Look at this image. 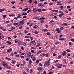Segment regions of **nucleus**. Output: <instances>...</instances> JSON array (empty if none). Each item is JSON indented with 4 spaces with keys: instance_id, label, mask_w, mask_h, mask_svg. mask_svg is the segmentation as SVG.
I'll use <instances>...</instances> for the list:
<instances>
[{
    "instance_id": "obj_1",
    "label": "nucleus",
    "mask_w": 74,
    "mask_h": 74,
    "mask_svg": "<svg viewBox=\"0 0 74 74\" xmlns=\"http://www.w3.org/2000/svg\"><path fill=\"white\" fill-rule=\"evenodd\" d=\"M36 41L33 40L31 41L30 43V44L31 45H35L36 44V42H35Z\"/></svg>"
},
{
    "instance_id": "obj_2",
    "label": "nucleus",
    "mask_w": 74,
    "mask_h": 74,
    "mask_svg": "<svg viewBox=\"0 0 74 74\" xmlns=\"http://www.w3.org/2000/svg\"><path fill=\"white\" fill-rule=\"evenodd\" d=\"M38 5L39 7H40V8H43L44 6V5L42 3H38Z\"/></svg>"
},
{
    "instance_id": "obj_3",
    "label": "nucleus",
    "mask_w": 74,
    "mask_h": 74,
    "mask_svg": "<svg viewBox=\"0 0 74 74\" xmlns=\"http://www.w3.org/2000/svg\"><path fill=\"white\" fill-rule=\"evenodd\" d=\"M23 24H24V22L22 21H20L19 23H18V26H21V25H23Z\"/></svg>"
},
{
    "instance_id": "obj_4",
    "label": "nucleus",
    "mask_w": 74,
    "mask_h": 74,
    "mask_svg": "<svg viewBox=\"0 0 74 74\" xmlns=\"http://www.w3.org/2000/svg\"><path fill=\"white\" fill-rule=\"evenodd\" d=\"M31 55L32 54L30 52H28L27 53V56L28 58H30L31 56Z\"/></svg>"
},
{
    "instance_id": "obj_5",
    "label": "nucleus",
    "mask_w": 74,
    "mask_h": 74,
    "mask_svg": "<svg viewBox=\"0 0 74 74\" xmlns=\"http://www.w3.org/2000/svg\"><path fill=\"white\" fill-rule=\"evenodd\" d=\"M66 52L64 51L62 52V55L63 56H66Z\"/></svg>"
},
{
    "instance_id": "obj_6",
    "label": "nucleus",
    "mask_w": 74,
    "mask_h": 74,
    "mask_svg": "<svg viewBox=\"0 0 74 74\" xmlns=\"http://www.w3.org/2000/svg\"><path fill=\"white\" fill-rule=\"evenodd\" d=\"M33 10V11L34 12V13H36V12H37V9H36V8H34Z\"/></svg>"
},
{
    "instance_id": "obj_7",
    "label": "nucleus",
    "mask_w": 74,
    "mask_h": 74,
    "mask_svg": "<svg viewBox=\"0 0 74 74\" xmlns=\"http://www.w3.org/2000/svg\"><path fill=\"white\" fill-rule=\"evenodd\" d=\"M59 29L57 28L56 29V32H58V33H60V32H61L60 31H59Z\"/></svg>"
},
{
    "instance_id": "obj_8",
    "label": "nucleus",
    "mask_w": 74,
    "mask_h": 74,
    "mask_svg": "<svg viewBox=\"0 0 74 74\" xmlns=\"http://www.w3.org/2000/svg\"><path fill=\"white\" fill-rule=\"evenodd\" d=\"M28 10H29V8H25L23 10V11L24 12H25V11H26Z\"/></svg>"
},
{
    "instance_id": "obj_9",
    "label": "nucleus",
    "mask_w": 74,
    "mask_h": 74,
    "mask_svg": "<svg viewBox=\"0 0 74 74\" xmlns=\"http://www.w3.org/2000/svg\"><path fill=\"white\" fill-rule=\"evenodd\" d=\"M45 63L47 65V66H49V65H50L49 62L48 61H46L45 62Z\"/></svg>"
},
{
    "instance_id": "obj_10",
    "label": "nucleus",
    "mask_w": 74,
    "mask_h": 74,
    "mask_svg": "<svg viewBox=\"0 0 74 74\" xmlns=\"http://www.w3.org/2000/svg\"><path fill=\"white\" fill-rule=\"evenodd\" d=\"M57 67L58 68V69H60L61 67H62V64H60L59 65V66H58Z\"/></svg>"
},
{
    "instance_id": "obj_11",
    "label": "nucleus",
    "mask_w": 74,
    "mask_h": 74,
    "mask_svg": "<svg viewBox=\"0 0 74 74\" xmlns=\"http://www.w3.org/2000/svg\"><path fill=\"white\" fill-rule=\"evenodd\" d=\"M21 45H24V46H25V45H26V43L24 42H23L21 43Z\"/></svg>"
},
{
    "instance_id": "obj_12",
    "label": "nucleus",
    "mask_w": 74,
    "mask_h": 74,
    "mask_svg": "<svg viewBox=\"0 0 74 74\" xmlns=\"http://www.w3.org/2000/svg\"><path fill=\"white\" fill-rule=\"evenodd\" d=\"M42 70V69L41 67L37 68V70H38V71H40V70Z\"/></svg>"
},
{
    "instance_id": "obj_13",
    "label": "nucleus",
    "mask_w": 74,
    "mask_h": 74,
    "mask_svg": "<svg viewBox=\"0 0 74 74\" xmlns=\"http://www.w3.org/2000/svg\"><path fill=\"white\" fill-rule=\"evenodd\" d=\"M34 28L36 29H39V27L37 25H35L34 26Z\"/></svg>"
},
{
    "instance_id": "obj_14",
    "label": "nucleus",
    "mask_w": 74,
    "mask_h": 74,
    "mask_svg": "<svg viewBox=\"0 0 74 74\" xmlns=\"http://www.w3.org/2000/svg\"><path fill=\"white\" fill-rule=\"evenodd\" d=\"M7 43H8V45H10L12 43L11 42H10V41H7L6 42Z\"/></svg>"
},
{
    "instance_id": "obj_15",
    "label": "nucleus",
    "mask_w": 74,
    "mask_h": 74,
    "mask_svg": "<svg viewBox=\"0 0 74 74\" xmlns=\"http://www.w3.org/2000/svg\"><path fill=\"white\" fill-rule=\"evenodd\" d=\"M19 25V23H14L13 24V25L14 26H16V25Z\"/></svg>"
},
{
    "instance_id": "obj_16",
    "label": "nucleus",
    "mask_w": 74,
    "mask_h": 74,
    "mask_svg": "<svg viewBox=\"0 0 74 74\" xmlns=\"http://www.w3.org/2000/svg\"><path fill=\"white\" fill-rule=\"evenodd\" d=\"M32 63V61L31 60V59H30L29 61V63L30 64H31Z\"/></svg>"
},
{
    "instance_id": "obj_17",
    "label": "nucleus",
    "mask_w": 74,
    "mask_h": 74,
    "mask_svg": "<svg viewBox=\"0 0 74 74\" xmlns=\"http://www.w3.org/2000/svg\"><path fill=\"white\" fill-rule=\"evenodd\" d=\"M43 30L45 32H49V30H47V29H43Z\"/></svg>"
},
{
    "instance_id": "obj_18",
    "label": "nucleus",
    "mask_w": 74,
    "mask_h": 74,
    "mask_svg": "<svg viewBox=\"0 0 74 74\" xmlns=\"http://www.w3.org/2000/svg\"><path fill=\"white\" fill-rule=\"evenodd\" d=\"M64 15V13L62 14H60L59 15V16L60 17V18H61L62 16L63 15Z\"/></svg>"
},
{
    "instance_id": "obj_19",
    "label": "nucleus",
    "mask_w": 74,
    "mask_h": 74,
    "mask_svg": "<svg viewBox=\"0 0 74 74\" xmlns=\"http://www.w3.org/2000/svg\"><path fill=\"white\" fill-rule=\"evenodd\" d=\"M33 19H38V17L35 16L34 17H33Z\"/></svg>"
},
{
    "instance_id": "obj_20",
    "label": "nucleus",
    "mask_w": 74,
    "mask_h": 74,
    "mask_svg": "<svg viewBox=\"0 0 74 74\" xmlns=\"http://www.w3.org/2000/svg\"><path fill=\"white\" fill-rule=\"evenodd\" d=\"M22 15H27V14L26 12L23 13L22 14Z\"/></svg>"
},
{
    "instance_id": "obj_21",
    "label": "nucleus",
    "mask_w": 74,
    "mask_h": 74,
    "mask_svg": "<svg viewBox=\"0 0 74 74\" xmlns=\"http://www.w3.org/2000/svg\"><path fill=\"white\" fill-rule=\"evenodd\" d=\"M59 40H60V41H64V38H60L59 39Z\"/></svg>"
},
{
    "instance_id": "obj_22",
    "label": "nucleus",
    "mask_w": 74,
    "mask_h": 74,
    "mask_svg": "<svg viewBox=\"0 0 74 74\" xmlns=\"http://www.w3.org/2000/svg\"><path fill=\"white\" fill-rule=\"evenodd\" d=\"M5 11V10L4 9H0V12H1L2 11Z\"/></svg>"
},
{
    "instance_id": "obj_23",
    "label": "nucleus",
    "mask_w": 74,
    "mask_h": 74,
    "mask_svg": "<svg viewBox=\"0 0 74 74\" xmlns=\"http://www.w3.org/2000/svg\"><path fill=\"white\" fill-rule=\"evenodd\" d=\"M37 11L38 12H41V11H42V10L40 9H38L37 10Z\"/></svg>"
},
{
    "instance_id": "obj_24",
    "label": "nucleus",
    "mask_w": 74,
    "mask_h": 74,
    "mask_svg": "<svg viewBox=\"0 0 74 74\" xmlns=\"http://www.w3.org/2000/svg\"><path fill=\"white\" fill-rule=\"evenodd\" d=\"M47 74V72L45 71H44L43 72V73H41V74Z\"/></svg>"
},
{
    "instance_id": "obj_25",
    "label": "nucleus",
    "mask_w": 74,
    "mask_h": 74,
    "mask_svg": "<svg viewBox=\"0 0 74 74\" xmlns=\"http://www.w3.org/2000/svg\"><path fill=\"white\" fill-rule=\"evenodd\" d=\"M16 28L15 27H12L11 28V30H15Z\"/></svg>"
},
{
    "instance_id": "obj_26",
    "label": "nucleus",
    "mask_w": 74,
    "mask_h": 74,
    "mask_svg": "<svg viewBox=\"0 0 74 74\" xmlns=\"http://www.w3.org/2000/svg\"><path fill=\"white\" fill-rule=\"evenodd\" d=\"M6 68L8 69H11V67L9 66L6 67Z\"/></svg>"
},
{
    "instance_id": "obj_27",
    "label": "nucleus",
    "mask_w": 74,
    "mask_h": 74,
    "mask_svg": "<svg viewBox=\"0 0 74 74\" xmlns=\"http://www.w3.org/2000/svg\"><path fill=\"white\" fill-rule=\"evenodd\" d=\"M16 62V61L13 60H12V63L13 64H15V63Z\"/></svg>"
},
{
    "instance_id": "obj_28",
    "label": "nucleus",
    "mask_w": 74,
    "mask_h": 74,
    "mask_svg": "<svg viewBox=\"0 0 74 74\" xmlns=\"http://www.w3.org/2000/svg\"><path fill=\"white\" fill-rule=\"evenodd\" d=\"M32 11V10H28L27 12V13L28 14H29V12H31Z\"/></svg>"
},
{
    "instance_id": "obj_29",
    "label": "nucleus",
    "mask_w": 74,
    "mask_h": 74,
    "mask_svg": "<svg viewBox=\"0 0 74 74\" xmlns=\"http://www.w3.org/2000/svg\"><path fill=\"white\" fill-rule=\"evenodd\" d=\"M3 16V19H5V18H6V15H4Z\"/></svg>"
},
{
    "instance_id": "obj_30",
    "label": "nucleus",
    "mask_w": 74,
    "mask_h": 74,
    "mask_svg": "<svg viewBox=\"0 0 74 74\" xmlns=\"http://www.w3.org/2000/svg\"><path fill=\"white\" fill-rule=\"evenodd\" d=\"M3 66L5 67V66H7V64L6 63H5V64H3Z\"/></svg>"
},
{
    "instance_id": "obj_31",
    "label": "nucleus",
    "mask_w": 74,
    "mask_h": 74,
    "mask_svg": "<svg viewBox=\"0 0 74 74\" xmlns=\"http://www.w3.org/2000/svg\"><path fill=\"white\" fill-rule=\"evenodd\" d=\"M42 19H45V18H44V17L40 18V19H39V20H41H41H42Z\"/></svg>"
},
{
    "instance_id": "obj_32",
    "label": "nucleus",
    "mask_w": 74,
    "mask_h": 74,
    "mask_svg": "<svg viewBox=\"0 0 74 74\" xmlns=\"http://www.w3.org/2000/svg\"><path fill=\"white\" fill-rule=\"evenodd\" d=\"M51 34L50 33V32H48L47 33V35L48 36H50Z\"/></svg>"
},
{
    "instance_id": "obj_33",
    "label": "nucleus",
    "mask_w": 74,
    "mask_h": 74,
    "mask_svg": "<svg viewBox=\"0 0 74 74\" xmlns=\"http://www.w3.org/2000/svg\"><path fill=\"white\" fill-rule=\"evenodd\" d=\"M62 25H63L64 26H67V23H63L62 24Z\"/></svg>"
},
{
    "instance_id": "obj_34",
    "label": "nucleus",
    "mask_w": 74,
    "mask_h": 74,
    "mask_svg": "<svg viewBox=\"0 0 74 74\" xmlns=\"http://www.w3.org/2000/svg\"><path fill=\"white\" fill-rule=\"evenodd\" d=\"M5 59H7V60H11V59L9 58L8 57H6Z\"/></svg>"
},
{
    "instance_id": "obj_35",
    "label": "nucleus",
    "mask_w": 74,
    "mask_h": 74,
    "mask_svg": "<svg viewBox=\"0 0 74 74\" xmlns=\"http://www.w3.org/2000/svg\"><path fill=\"white\" fill-rule=\"evenodd\" d=\"M33 0H29L28 1V2L29 3H32V1Z\"/></svg>"
},
{
    "instance_id": "obj_36",
    "label": "nucleus",
    "mask_w": 74,
    "mask_h": 74,
    "mask_svg": "<svg viewBox=\"0 0 74 74\" xmlns=\"http://www.w3.org/2000/svg\"><path fill=\"white\" fill-rule=\"evenodd\" d=\"M26 19H23V20H22V21L24 22V23L25 22H26Z\"/></svg>"
},
{
    "instance_id": "obj_37",
    "label": "nucleus",
    "mask_w": 74,
    "mask_h": 74,
    "mask_svg": "<svg viewBox=\"0 0 74 74\" xmlns=\"http://www.w3.org/2000/svg\"><path fill=\"white\" fill-rule=\"evenodd\" d=\"M40 43H38L37 44V47H40Z\"/></svg>"
},
{
    "instance_id": "obj_38",
    "label": "nucleus",
    "mask_w": 74,
    "mask_h": 74,
    "mask_svg": "<svg viewBox=\"0 0 74 74\" xmlns=\"http://www.w3.org/2000/svg\"><path fill=\"white\" fill-rule=\"evenodd\" d=\"M44 20H41V21H40L41 22V23H44Z\"/></svg>"
},
{
    "instance_id": "obj_39",
    "label": "nucleus",
    "mask_w": 74,
    "mask_h": 74,
    "mask_svg": "<svg viewBox=\"0 0 74 74\" xmlns=\"http://www.w3.org/2000/svg\"><path fill=\"white\" fill-rule=\"evenodd\" d=\"M36 59L35 57H34L32 58V60H33V61H34Z\"/></svg>"
},
{
    "instance_id": "obj_40",
    "label": "nucleus",
    "mask_w": 74,
    "mask_h": 74,
    "mask_svg": "<svg viewBox=\"0 0 74 74\" xmlns=\"http://www.w3.org/2000/svg\"><path fill=\"white\" fill-rule=\"evenodd\" d=\"M18 45H21V41L19 42H18Z\"/></svg>"
},
{
    "instance_id": "obj_41",
    "label": "nucleus",
    "mask_w": 74,
    "mask_h": 74,
    "mask_svg": "<svg viewBox=\"0 0 74 74\" xmlns=\"http://www.w3.org/2000/svg\"><path fill=\"white\" fill-rule=\"evenodd\" d=\"M34 34H38L39 33L38 32H37V31H35L34 32Z\"/></svg>"
},
{
    "instance_id": "obj_42",
    "label": "nucleus",
    "mask_w": 74,
    "mask_h": 74,
    "mask_svg": "<svg viewBox=\"0 0 74 74\" xmlns=\"http://www.w3.org/2000/svg\"><path fill=\"white\" fill-rule=\"evenodd\" d=\"M66 51L67 52H71L70 50H69V49H67L66 50Z\"/></svg>"
},
{
    "instance_id": "obj_43",
    "label": "nucleus",
    "mask_w": 74,
    "mask_h": 74,
    "mask_svg": "<svg viewBox=\"0 0 74 74\" xmlns=\"http://www.w3.org/2000/svg\"><path fill=\"white\" fill-rule=\"evenodd\" d=\"M20 56L21 58H23V59H24V56Z\"/></svg>"
},
{
    "instance_id": "obj_44",
    "label": "nucleus",
    "mask_w": 74,
    "mask_h": 74,
    "mask_svg": "<svg viewBox=\"0 0 74 74\" xmlns=\"http://www.w3.org/2000/svg\"><path fill=\"white\" fill-rule=\"evenodd\" d=\"M25 38H30V37L29 36H25Z\"/></svg>"
},
{
    "instance_id": "obj_45",
    "label": "nucleus",
    "mask_w": 74,
    "mask_h": 74,
    "mask_svg": "<svg viewBox=\"0 0 74 74\" xmlns=\"http://www.w3.org/2000/svg\"><path fill=\"white\" fill-rule=\"evenodd\" d=\"M67 19H68L69 20H70L71 19V18L70 17L69 18H67Z\"/></svg>"
},
{
    "instance_id": "obj_46",
    "label": "nucleus",
    "mask_w": 74,
    "mask_h": 74,
    "mask_svg": "<svg viewBox=\"0 0 74 74\" xmlns=\"http://www.w3.org/2000/svg\"><path fill=\"white\" fill-rule=\"evenodd\" d=\"M30 73H33V71H32V69L30 70Z\"/></svg>"
},
{
    "instance_id": "obj_47",
    "label": "nucleus",
    "mask_w": 74,
    "mask_h": 74,
    "mask_svg": "<svg viewBox=\"0 0 74 74\" xmlns=\"http://www.w3.org/2000/svg\"><path fill=\"white\" fill-rule=\"evenodd\" d=\"M36 62L37 63H39V60H36Z\"/></svg>"
},
{
    "instance_id": "obj_48",
    "label": "nucleus",
    "mask_w": 74,
    "mask_h": 74,
    "mask_svg": "<svg viewBox=\"0 0 74 74\" xmlns=\"http://www.w3.org/2000/svg\"><path fill=\"white\" fill-rule=\"evenodd\" d=\"M20 65V64H18L16 66L17 67H19V66Z\"/></svg>"
},
{
    "instance_id": "obj_49",
    "label": "nucleus",
    "mask_w": 74,
    "mask_h": 74,
    "mask_svg": "<svg viewBox=\"0 0 74 74\" xmlns=\"http://www.w3.org/2000/svg\"><path fill=\"white\" fill-rule=\"evenodd\" d=\"M29 38H30L31 40H33V37H31V36H30Z\"/></svg>"
},
{
    "instance_id": "obj_50",
    "label": "nucleus",
    "mask_w": 74,
    "mask_h": 74,
    "mask_svg": "<svg viewBox=\"0 0 74 74\" xmlns=\"http://www.w3.org/2000/svg\"><path fill=\"white\" fill-rule=\"evenodd\" d=\"M63 62H64L65 63H66V60L64 59V60H63Z\"/></svg>"
},
{
    "instance_id": "obj_51",
    "label": "nucleus",
    "mask_w": 74,
    "mask_h": 74,
    "mask_svg": "<svg viewBox=\"0 0 74 74\" xmlns=\"http://www.w3.org/2000/svg\"><path fill=\"white\" fill-rule=\"evenodd\" d=\"M21 49H22V50H24V49L23 48V46H22L21 47Z\"/></svg>"
},
{
    "instance_id": "obj_52",
    "label": "nucleus",
    "mask_w": 74,
    "mask_h": 74,
    "mask_svg": "<svg viewBox=\"0 0 74 74\" xmlns=\"http://www.w3.org/2000/svg\"><path fill=\"white\" fill-rule=\"evenodd\" d=\"M70 8V5H68L67 7V8Z\"/></svg>"
},
{
    "instance_id": "obj_53",
    "label": "nucleus",
    "mask_w": 74,
    "mask_h": 74,
    "mask_svg": "<svg viewBox=\"0 0 74 74\" xmlns=\"http://www.w3.org/2000/svg\"><path fill=\"white\" fill-rule=\"evenodd\" d=\"M25 34H26L27 33H28V31L25 30Z\"/></svg>"
},
{
    "instance_id": "obj_54",
    "label": "nucleus",
    "mask_w": 74,
    "mask_h": 74,
    "mask_svg": "<svg viewBox=\"0 0 74 74\" xmlns=\"http://www.w3.org/2000/svg\"><path fill=\"white\" fill-rule=\"evenodd\" d=\"M59 13H60V14H64L63 12H61V11H59Z\"/></svg>"
},
{
    "instance_id": "obj_55",
    "label": "nucleus",
    "mask_w": 74,
    "mask_h": 74,
    "mask_svg": "<svg viewBox=\"0 0 74 74\" xmlns=\"http://www.w3.org/2000/svg\"><path fill=\"white\" fill-rule=\"evenodd\" d=\"M58 61H59L58 60H57L56 61H54V62L55 63H57V62H58Z\"/></svg>"
},
{
    "instance_id": "obj_56",
    "label": "nucleus",
    "mask_w": 74,
    "mask_h": 74,
    "mask_svg": "<svg viewBox=\"0 0 74 74\" xmlns=\"http://www.w3.org/2000/svg\"><path fill=\"white\" fill-rule=\"evenodd\" d=\"M54 22V21L53 20L51 21L50 22V23H52Z\"/></svg>"
},
{
    "instance_id": "obj_57",
    "label": "nucleus",
    "mask_w": 74,
    "mask_h": 74,
    "mask_svg": "<svg viewBox=\"0 0 74 74\" xmlns=\"http://www.w3.org/2000/svg\"><path fill=\"white\" fill-rule=\"evenodd\" d=\"M17 18H21V17L19 16H17Z\"/></svg>"
},
{
    "instance_id": "obj_58",
    "label": "nucleus",
    "mask_w": 74,
    "mask_h": 74,
    "mask_svg": "<svg viewBox=\"0 0 74 74\" xmlns=\"http://www.w3.org/2000/svg\"><path fill=\"white\" fill-rule=\"evenodd\" d=\"M64 12H66V13H68V11H67V10H64Z\"/></svg>"
},
{
    "instance_id": "obj_59",
    "label": "nucleus",
    "mask_w": 74,
    "mask_h": 74,
    "mask_svg": "<svg viewBox=\"0 0 74 74\" xmlns=\"http://www.w3.org/2000/svg\"><path fill=\"white\" fill-rule=\"evenodd\" d=\"M42 11H46V10H45V9H42Z\"/></svg>"
},
{
    "instance_id": "obj_60",
    "label": "nucleus",
    "mask_w": 74,
    "mask_h": 74,
    "mask_svg": "<svg viewBox=\"0 0 74 74\" xmlns=\"http://www.w3.org/2000/svg\"><path fill=\"white\" fill-rule=\"evenodd\" d=\"M71 41H72L73 42H74V39H71Z\"/></svg>"
},
{
    "instance_id": "obj_61",
    "label": "nucleus",
    "mask_w": 74,
    "mask_h": 74,
    "mask_svg": "<svg viewBox=\"0 0 74 74\" xmlns=\"http://www.w3.org/2000/svg\"><path fill=\"white\" fill-rule=\"evenodd\" d=\"M31 52H32V53H34V51L33 50H31Z\"/></svg>"
},
{
    "instance_id": "obj_62",
    "label": "nucleus",
    "mask_w": 74,
    "mask_h": 74,
    "mask_svg": "<svg viewBox=\"0 0 74 74\" xmlns=\"http://www.w3.org/2000/svg\"><path fill=\"white\" fill-rule=\"evenodd\" d=\"M52 73H53L52 72H49V73H48V74H52Z\"/></svg>"
},
{
    "instance_id": "obj_63",
    "label": "nucleus",
    "mask_w": 74,
    "mask_h": 74,
    "mask_svg": "<svg viewBox=\"0 0 74 74\" xmlns=\"http://www.w3.org/2000/svg\"><path fill=\"white\" fill-rule=\"evenodd\" d=\"M71 29H74V26H72L71 27Z\"/></svg>"
},
{
    "instance_id": "obj_64",
    "label": "nucleus",
    "mask_w": 74,
    "mask_h": 74,
    "mask_svg": "<svg viewBox=\"0 0 74 74\" xmlns=\"http://www.w3.org/2000/svg\"><path fill=\"white\" fill-rule=\"evenodd\" d=\"M23 74H27V73H26V72L24 71L23 72Z\"/></svg>"
}]
</instances>
